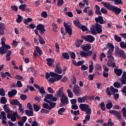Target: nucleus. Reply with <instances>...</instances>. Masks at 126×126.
Returning a JSON list of instances; mask_svg holds the SVG:
<instances>
[{
	"label": "nucleus",
	"mask_w": 126,
	"mask_h": 126,
	"mask_svg": "<svg viewBox=\"0 0 126 126\" xmlns=\"http://www.w3.org/2000/svg\"><path fill=\"white\" fill-rule=\"evenodd\" d=\"M101 4H102L104 7H106L107 9H108V10H111L113 12H114L116 15H119V14L122 12V9H121V8L114 6L109 2L102 1Z\"/></svg>",
	"instance_id": "f257e3e1"
},
{
	"label": "nucleus",
	"mask_w": 126,
	"mask_h": 126,
	"mask_svg": "<svg viewBox=\"0 0 126 126\" xmlns=\"http://www.w3.org/2000/svg\"><path fill=\"white\" fill-rule=\"evenodd\" d=\"M119 92V90L115 89L113 86H111L110 87H107L106 88V94L108 96H112V95H114V100H118L119 99V97H120V94L118 93Z\"/></svg>",
	"instance_id": "f03ea898"
},
{
	"label": "nucleus",
	"mask_w": 126,
	"mask_h": 126,
	"mask_svg": "<svg viewBox=\"0 0 126 126\" xmlns=\"http://www.w3.org/2000/svg\"><path fill=\"white\" fill-rule=\"evenodd\" d=\"M79 108L83 112H85L86 115H91L92 110L89 107V105L81 103L79 105Z\"/></svg>",
	"instance_id": "7ed1b4c3"
},
{
	"label": "nucleus",
	"mask_w": 126,
	"mask_h": 126,
	"mask_svg": "<svg viewBox=\"0 0 126 126\" xmlns=\"http://www.w3.org/2000/svg\"><path fill=\"white\" fill-rule=\"evenodd\" d=\"M1 44L2 46L0 47V55H4L8 50L11 49V47L10 45L5 44V41H1Z\"/></svg>",
	"instance_id": "20e7f679"
},
{
	"label": "nucleus",
	"mask_w": 126,
	"mask_h": 126,
	"mask_svg": "<svg viewBox=\"0 0 126 126\" xmlns=\"http://www.w3.org/2000/svg\"><path fill=\"white\" fill-rule=\"evenodd\" d=\"M63 25L65 28V33H67L69 35V37H71L72 35V27L65 22H63Z\"/></svg>",
	"instance_id": "39448f33"
},
{
	"label": "nucleus",
	"mask_w": 126,
	"mask_h": 126,
	"mask_svg": "<svg viewBox=\"0 0 126 126\" xmlns=\"http://www.w3.org/2000/svg\"><path fill=\"white\" fill-rule=\"evenodd\" d=\"M81 39H83L85 41L88 42V43H93L94 40H95V38L94 36L91 35H82Z\"/></svg>",
	"instance_id": "423d86ee"
},
{
	"label": "nucleus",
	"mask_w": 126,
	"mask_h": 126,
	"mask_svg": "<svg viewBox=\"0 0 126 126\" xmlns=\"http://www.w3.org/2000/svg\"><path fill=\"white\" fill-rule=\"evenodd\" d=\"M107 48L109 50L107 51L108 57L113 56V53L114 52V49H115V46L113 45V43L111 42H108L106 45Z\"/></svg>",
	"instance_id": "0eeeda50"
},
{
	"label": "nucleus",
	"mask_w": 126,
	"mask_h": 126,
	"mask_svg": "<svg viewBox=\"0 0 126 126\" xmlns=\"http://www.w3.org/2000/svg\"><path fill=\"white\" fill-rule=\"evenodd\" d=\"M115 52L116 53V55L119 56L120 58H122V59H126V54L125 51L123 50V49L120 50V48H117L116 50H115Z\"/></svg>",
	"instance_id": "6e6552de"
},
{
	"label": "nucleus",
	"mask_w": 126,
	"mask_h": 126,
	"mask_svg": "<svg viewBox=\"0 0 126 126\" xmlns=\"http://www.w3.org/2000/svg\"><path fill=\"white\" fill-rule=\"evenodd\" d=\"M35 30H37V31H38L41 35H43V34H44L45 32H46V30L45 29V26L41 24H38L36 26V29Z\"/></svg>",
	"instance_id": "1a4fd4ad"
},
{
	"label": "nucleus",
	"mask_w": 126,
	"mask_h": 126,
	"mask_svg": "<svg viewBox=\"0 0 126 126\" xmlns=\"http://www.w3.org/2000/svg\"><path fill=\"white\" fill-rule=\"evenodd\" d=\"M109 113L110 114H112L114 116H115V117H116L117 119H119V120H122V115L121 114V113L119 112V111L110 110H109Z\"/></svg>",
	"instance_id": "9d476101"
},
{
	"label": "nucleus",
	"mask_w": 126,
	"mask_h": 126,
	"mask_svg": "<svg viewBox=\"0 0 126 126\" xmlns=\"http://www.w3.org/2000/svg\"><path fill=\"white\" fill-rule=\"evenodd\" d=\"M34 32L35 34V35H37V36H38V41L39 43L41 44V45H44L45 43V40H44V38H43V37H42L40 34H39V32L37 30H34Z\"/></svg>",
	"instance_id": "9b49d317"
},
{
	"label": "nucleus",
	"mask_w": 126,
	"mask_h": 126,
	"mask_svg": "<svg viewBox=\"0 0 126 126\" xmlns=\"http://www.w3.org/2000/svg\"><path fill=\"white\" fill-rule=\"evenodd\" d=\"M55 72H56L59 74H62V72H63V69L61 67V63H56Z\"/></svg>",
	"instance_id": "f8f14e48"
},
{
	"label": "nucleus",
	"mask_w": 126,
	"mask_h": 126,
	"mask_svg": "<svg viewBox=\"0 0 126 126\" xmlns=\"http://www.w3.org/2000/svg\"><path fill=\"white\" fill-rule=\"evenodd\" d=\"M79 91H80V87L78 86L77 85H74L73 88V92H74L75 95L77 96L79 95L80 94Z\"/></svg>",
	"instance_id": "ddd939ff"
},
{
	"label": "nucleus",
	"mask_w": 126,
	"mask_h": 126,
	"mask_svg": "<svg viewBox=\"0 0 126 126\" xmlns=\"http://www.w3.org/2000/svg\"><path fill=\"white\" fill-rule=\"evenodd\" d=\"M95 29L96 33L100 34L103 32V30H102V25L98 23H95Z\"/></svg>",
	"instance_id": "4468645a"
},
{
	"label": "nucleus",
	"mask_w": 126,
	"mask_h": 126,
	"mask_svg": "<svg viewBox=\"0 0 126 126\" xmlns=\"http://www.w3.org/2000/svg\"><path fill=\"white\" fill-rule=\"evenodd\" d=\"M63 87H62L60 88L59 90L57 93V95L58 97H60L61 98H62L63 97L65 96V94H63Z\"/></svg>",
	"instance_id": "2eb2a0df"
},
{
	"label": "nucleus",
	"mask_w": 126,
	"mask_h": 126,
	"mask_svg": "<svg viewBox=\"0 0 126 126\" xmlns=\"http://www.w3.org/2000/svg\"><path fill=\"white\" fill-rule=\"evenodd\" d=\"M68 98L66 95H65L60 99V101L63 105H67L68 104Z\"/></svg>",
	"instance_id": "dca6fc26"
},
{
	"label": "nucleus",
	"mask_w": 126,
	"mask_h": 126,
	"mask_svg": "<svg viewBox=\"0 0 126 126\" xmlns=\"http://www.w3.org/2000/svg\"><path fill=\"white\" fill-rule=\"evenodd\" d=\"M94 20L96 23H99L100 24H104V19L101 16H98V17H95Z\"/></svg>",
	"instance_id": "f3484780"
},
{
	"label": "nucleus",
	"mask_w": 126,
	"mask_h": 126,
	"mask_svg": "<svg viewBox=\"0 0 126 126\" xmlns=\"http://www.w3.org/2000/svg\"><path fill=\"white\" fill-rule=\"evenodd\" d=\"M53 94H47L45 96L43 100H44V102L48 103V102L51 101V100H52V98H53Z\"/></svg>",
	"instance_id": "a211bd4d"
},
{
	"label": "nucleus",
	"mask_w": 126,
	"mask_h": 126,
	"mask_svg": "<svg viewBox=\"0 0 126 126\" xmlns=\"http://www.w3.org/2000/svg\"><path fill=\"white\" fill-rule=\"evenodd\" d=\"M47 64L49 66L53 67L54 66V63H55V60L52 58H46Z\"/></svg>",
	"instance_id": "6ab92c4d"
},
{
	"label": "nucleus",
	"mask_w": 126,
	"mask_h": 126,
	"mask_svg": "<svg viewBox=\"0 0 126 126\" xmlns=\"http://www.w3.org/2000/svg\"><path fill=\"white\" fill-rule=\"evenodd\" d=\"M16 94H17V91L16 90H13L8 92V95L9 98H11L13 97V96H15Z\"/></svg>",
	"instance_id": "aec40b11"
},
{
	"label": "nucleus",
	"mask_w": 126,
	"mask_h": 126,
	"mask_svg": "<svg viewBox=\"0 0 126 126\" xmlns=\"http://www.w3.org/2000/svg\"><path fill=\"white\" fill-rule=\"evenodd\" d=\"M1 76L2 79H4V78H5L6 76H8L9 77H10V78H12V77L11 76L10 73H9V72H5L4 73L3 72L1 73Z\"/></svg>",
	"instance_id": "412c9836"
},
{
	"label": "nucleus",
	"mask_w": 126,
	"mask_h": 126,
	"mask_svg": "<svg viewBox=\"0 0 126 126\" xmlns=\"http://www.w3.org/2000/svg\"><path fill=\"white\" fill-rule=\"evenodd\" d=\"M82 49L85 52H89V50L91 49V44L90 43H88L84 45L82 47Z\"/></svg>",
	"instance_id": "4be33fe9"
},
{
	"label": "nucleus",
	"mask_w": 126,
	"mask_h": 126,
	"mask_svg": "<svg viewBox=\"0 0 126 126\" xmlns=\"http://www.w3.org/2000/svg\"><path fill=\"white\" fill-rule=\"evenodd\" d=\"M114 70V73L117 76H121L123 73V70L121 69L115 68Z\"/></svg>",
	"instance_id": "5701e85b"
},
{
	"label": "nucleus",
	"mask_w": 126,
	"mask_h": 126,
	"mask_svg": "<svg viewBox=\"0 0 126 126\" xmlns=\"http://www.w3.org/2000/svg\"><path fill=\"white\" fill-rule=\"evenodd\" d=\"M12 105H16L18 107H20L21 103L17 100V99H13L11 101Z\"/></svg>",
	"instance_id": "b1692460"
},
{
	"label": "nucleus",
	"mask_w": 126,
	"mask_h": 126,
	"mask_svg": "<svg viewBox=\"0 0 126 126\" xmlns=\"http://www.w3.org/2000/svg\"><path fill=\"white\" fill-rule=\"evenodd\" d=\"M61 59H65V60H69V55L67 52H64L62 54V57H60Z\"/></svg>",
	"instance_id": "393cba45"
},
{
	"label": "nucleus",
	"mask_w": 126,
	"mask_h": 126,
	"mask_svg": "<svg viewBox=\"0 0 126 126\" xmlns=\"http://www.w3.org/2000/svg\"><path fill=\"white\" fill-rule=\"evenodd\" d=\"M25 114L27 115V116H28V117H33V116H34V112H33V110H26L25 111Z\"/></svg>",
	"instance_id": "a878e982"
},
{
	"label": "nucleus",
	"mask_w": 126,
	"mask_h": 126,
	"mask_svg": "<svg viewBox=\"0 0 126 126\" xmlns=\"http://www.w3.org/2000/svg\"><path fill=\"white\" fill-rule=\"evenodd\" d=\"M83 43V39H77L75 42V46L77 48H79Z\"/></svg>",
	"instance_id": "bb28decb"
},
{
	"label": "nucleus",
	"mask_w": 126,
	"mask_h": 126,
	"mask_svg": "<svg viewBox=\"0 0 126 126\" xmlns=\"http://www.w3.org/2000/svg\"><path fill=\"white\" fill-rule=\"evenodd\" d=\"M95 13L97 15H102L101 11H100V7L98 5H95Z\"/></svg>",
	"instance_id": "cd10ccee"
},
{
	"label": "nucleus",
	"mask_w": 126,
	"mask_h": 126,
	"mask_svg": "<svg viewBox=\"0 0 126 126\" xmlns=\"http://www.w3.org/2000/svg\"><path fill=\"white\" fill-rule=\"evenodd\" d=\"M8 104H5L3 108L4 109V112H5V113H12V111H10V110L9 109V107H8Z\"/></svg>",
	"instance_id": "c85d7f7f"
},
{
	"label": "nucleus",
	"mask_w": 126,
	"mask_h": 126,
	"mask_svg": "<svg viewBox=\"0 0 126 126\" xmlns=\"http://www.w3.org/2000/svg\"><path fill=\"white\" fill-rule=\"evenodd\" d=\"M33 21V19L31 18H28L27 19H25L24 20V23L26 25H28V23L29 22H32Z\"/></svg>",
	"instance_id": "c756f323"
},
{
	"label": "nucleus",
	"mask_w": 126,
	"mask_h": 126,
	"mask_svg": "<svg viewBox=\"0 0 126 126\" xmlns=\"http://www.w3.org/2000/svg\"><path fill=\"white\" fill-rule=\"evenodd\" d=\"M42 108L46 109V110H51V107H50L49 104L45 102L42 103Z\"/></svg>",
	"instance_id": "7c9ffc66"
},
{
	"label": "nucleus",
	"mask_w": 126,
	"mask_h": 126,
	"mask_svg": "<svg viewBox=\"0 0 126 126\" xmlns=\"http://www.w3.org/2000/svg\"><path fill=\"white\" fill-rule=\"evenodd\" d=\"M114 38L116 42H118V43H120V42H122V37L118 36L117 34L114 35Z\"/></svg>",
	"instance_id": "2f4dec72"
},
{
	"label": "nucleus",
	"mask_w": 126,
	"mask_h": 126,
	"mask_svg": "<svg viewBox=\"0 0 126 126\" xmlns=\"http://www.w3.org/2000/svg\"><path fill=\"white\" fill-rule=\"evenodd\" d=\"M33 110L35 111V112H39V111H40V109H41L40 106L35 103L33 104Z\"/></svg>",
	"instance_id": "473e14b6"
},
{
	"label": "nucleus",
	"mask_w": 126,
	"mask_h": 126,
	"mask_svg": "<svg viewBox=\"0 0 126 126\" xmlns=\"http://www.w3.org/2000/svg\"><path fill=\"white\" fill-rule=\"evenodd\" d=\"M49 105V107L50 108V110L52 109H54V108H55V107H56V105H57V103L55 102H52L51 101H49L48 102Z\"/></svg>",
	"instance_id": "72a5a7b5"
},
{
	"label": "nucleus",
	"mask_w": 126,
	"mask_h": 126,
	"mask_svg": "<svg viewBox=\"0 0 126 126\" xmlns=\"http://www.w3.org/2000/svg\"><path fill=\"white\" fill-rule=\"evenodd\" d=\"M73 24L78 28H80L82 25L81 23L78 20L73 21Z\"/></svg>",
	"instance_id": "f704fd0d"
},
{
	"label": "nucleus",
	"mask_w": 126,
	"mask_h": 126,
	"mask_svg": "<svg viewBox=\"0 0 126 126\" xmlns=\"http://www.w3.org/2000/svg\"><path fill=\"white\" fill-rule=\"evenodd\" d=\"M79 29L82 30L83 32H86V31H88V28L86 26L82 25L79 28Z\"/></svg>",
	"instance_id": "c9c22d12"
},
{
	"label": "nucleus",
	"mask_w": 126,
	"mask_h": 126,
	"mask_svg": "<svg viewBox=\"0 0 126 126\" xmlns=\"http://www.w3.org/2000/svg\"><path fill=\"white\" fill-rule=\"evenodd\" d=\"M35 50L38 54H39V56L42 55L43 52H42V50H41V48H40V47L38 46H35Z\"/></svg>",
	"instance_id": "e433bc0d"
},
{
	"label": "nucleus",
	"mask_w": 126,
	"mask_h": 126,
	"mask_svg": "<svg viewBox=\"0 0 126 126\" xmlns=\"http://www.w3.org/2000/svg\"><path fill=\"white\" fill-rule=\"evenodd\" d=\"M65 112V108L62 107L59 109L58 110V114L61 115V116H63V113Z\"/></svg>",
	"instance_id": "4c0bfd02"
},
{
	"label": "nucleus",
	"mask_w": 126,
	"mask_h": 126,
	"mask_svg": "<svg viewBox=\"0 0 126 126\" xmlns=\"http://www.w3.org/2000/svg\"><path fill=\"white\" fill-rule=\"evenodd\" d=\"M27 7V5L26 4H22L19 6V8L21 10H22V11H25V8Z\"/></svg>",
	"instance_id": "58836bf2"
},
{
	"label": "nucleus",
	"mask_w": 126,
	"mask_h": 126,
	"mask_svg": "<svg viewBox=\"0 0 126 126\" xmlns=\"http://www.w3.org/2000/svg\"><path fill=\"white\" fill-rule=\"evenodd\" d=\"M107 65L110 67H115L116 66V63L113 62H107Z\"/></svg>",
	"instance_id": "ea45409f"
},
{
	"label": "nucleus",
	"mask_w": 126,
	"mask_h": 126,
	"mask_svg": "<svg viewBox=\"0 0 126 126\" xmlns=\"http://www.w3.org/2000/svg\"><path fill=\"white\" fill-rule=\"evenodd\" d=\"M106 109H107V110H111V109L113 108V103H112L111 102H108L106 105Z\"/></svg>",
	"instance_id": "a19ab883"
},
{
	"label": "nucleus",
	"mask_w": 126,
	"mask_h": 126,
	"mask_svg": "<svg viewBox=\"0 0 126 126\" xmlns=\"http://www.w3.org/2000/svg\"><path fill=\"white\" fill-rule=\"evenodd\" d=\"M67 93L68 94V97H69V98H73V93H72V92H71V91L70 90V89H68L67 90Z\"/></svg>",
	"instance_id": "79ce46f5"
},
{
	"label": "nucleus",
	"mask_w": 126,
	"mask_h": 126,
	"mask_svg": "<svg viewBox=\"0 0 126 126\" xmlns=\"http://www.w3.org/2000/svg\"><path fill=\"white\" fill-rule=\"evenodd\" d=\"M22 20H23L22 16H21L20 15H18V18L16 19V22L17 23H21V22H22Z\"/></svg>",
	"instance_id": "37998d69"
},
{
	"label": "nucleus",
	"mask_w": 126,
	"mask_h": 126,
	"mask_svg": "<svg viewBox=\"0 0 126 126\" xmlns=\"http://www.w3.org/2000/svg\"><path fill=\"white\" fill-rule=\"evenodd\" d=\"M100 105V109L103 111H106V105H105V103L103 102L101 103Z\"/></svg>",
	"instance_id": "c03bdc74"
},
{
	"label": "nucleus",
	"mask_w": 126,
	"mask_h": 126,
	"mask_svg": "<svg viewBox=\"0 0 126 126\" xmlns=\"http://www.w3.org/2000/svg\"><path fill=\"white\" fill-rule=\"evenodd\" d=\"M6 102H7V99L4 96H2L1 97L0 103L1 104H6Z\"/></svg>",
	"instance_id": "a18cd8bd"
},
{
	"label": "nucleus",
	"mask_w": 126,
	"mask_h": 126,
	"mask_svg": "<svg viewBox=\"0 0 126 126\" xmlns=\"http://www.w3.org/2000/svg\"><path fill=\"white\" fill-rule=\"evenodd\" d=\"M80 55L81 57H85V58H87V56H88V53L85 52L84 51H82V52H80Z\"/></svg>",
	"instance_id": "49530a36"
},
{
	"label": "nucleus",
	"mask_w": 126,
	"mask_h": 126,
	"mask_svg": "<svg viewBox=\"0 0 126 126\" xmlns=\"http://www.w3.org/2000/svg\"><path fill=\"white\" fill-rule=\"evenodd\" d=\"M119 44L120 48H122V49H126V44L125 43V42L121 41Z\"/></svg>",
	"instance_id": "de8ad7c7"
},
{
	"label": "nucleus",
	"mask_w": 126,
	"mask_h": 126,
	"mask_svg": "<svg viewBox=\"0 0 126 126\" xmlns=\"http://www.w3.org/2000/svg\"><path fill=\"white\" fill-rule=\"evenodd\" d=\"M70 57L72 59V60H75L76 57V55H75V53L74 52H71L69 53Z\"/></svg>",
	"instance_id": "09e8293b"
},
{
	"label": "nucleus",
	"mask_w": 126,
	"mask_h": 126,
	"mask_svg": "<svg viewBox=\"0 0 126 126\" xmlns=\"http://www.w3.org/2000/svg\"><path fill=\"white\" fill-rule=\"evenodd\" d=\"M114 3L115 4H117V5H119L120 4H123V0H114Z\"/></svg>",
	"instance_id": "8fccbe9b"
},
{
	"label": "nucleus",
	"mask_w": 126,
	"mask_h": 126,
	"mask_svg": "<svg viewBox=\"0 0 126 126\" xmlns=\"http://www.w3.org/2000/svg\"><path fill=\"white\" fill-rule=\"evenodd\" d=\"M41 16L42 17H43V18H47L48 17V14L46 11H44L42 12Z\"/></svg>",
	"instance_id": "3c124183"
},
{
	"label": "nucleus",
	"mask_w": 126,
	"mask_h": 126,
	"mask_svg": "<svg viewBox=\"0 0 126 126\" xmlns=\"http://www.w3.org/2000/svg\"><path fill=\"white\" fill-rule=\"evenodd\" d=\"M57 6H62L64 3L63 0H57Z\"/></svg>",
	"instance_id": "603ef678"
},
{
	"label": "nucleus",
	"mask_w": 126,
	"mask_h": 126,
	"mask_svg": "<svg viewBox=\"0 0 126 126\" xmlns=\"http://www.w3.org/2000/svg\"><path fill=\"white\" fill-rule=\"evenodd\" d=\"M55 78L56 79V81H58V80H61V79H62V78H63V75H59L57 73V74H56Z\"/></svg>",
	"instance_id": "864d4df0"
},
{
	"label": "nucleus",
	"mask_w": 126,
	"mask_h": 126,
	"mask_svg": "<svg viewBox=\"0 0 126 126\" xmlns=\"http://www.w3.org/2000/svg\"><path fill=\"white\" fill-rule=\"evenodd\" d=\"M16 87L20 88L21 87H23V85H22V83L20 81H17L16 83Z\"/></svg>",
	"instance_id": "5fc2aeb1"
},
{
	"label": "nucleus",
	"mask_w": 126,
	"mask_h": 126,
	"mask_svg": "<svg viewBox=\"0 0 126 126\" xmlns=\"http://www.w3.org/2000/svg\"><path fill=\"white\" fill-rule=\"evenodd\" d=\"M40 112L41 114H49V113H50V111L47 110V109L44 108L41 109Z\"/></svg>",
	"instance_id": "6e6d98bb"
},
{
	"label": "nucleus",
	"mask_w": 126,
	"mask_h": 126,
	"mask_svg": "<svg viewBox=\"0 0 126 126\" xmlns=\"http://www.w3.org/2000/svg\"><path fill=\"white\" fill-rule=\"evenodd\" d=\"M90 31L92 35H97V32H96V30H95V29L92 28L90 29Z\"/></svg>",
	"instance_id": "4d7b16f0"
},
{
	"label": "nucleus",
	"mask_w": 126,
	"mask_h": 126,
	"mask_svg": "<svg viewBox=\"0 0 126 126\" xmlns=\"http://www.w3.org/2000/svg\"><path fill=\"white\" fill-rule=\"evenodd\" d=\"M0 96H5V92L3 88L0 89Z\"/></svg>",
	"instance_id": "13d9d810"
},
{
	"label": "nucleus",
	"mask_w": 126,
	"mask_h": 126,
	"mask_svg": "<svg viewBox=\"0 0 126 126\" xmlns=\"http://www.w3.org/2000/svg\"><path fill=\"white\" fill-rule=\"evenodd\" d=\"M27 28H29V29H34V28H36V26L34 24H31L27 26Z\"/></svg>",
	"instance_id": "bf43d9fd"
},
{
	"label": "nucleus",
	"mask_w": 126,
	"mask_h": 126,
	"mask_svg": "<svg viewBox=\"0 0 126 126\" xmlns=\"http://www.w3.org/2000/svg\"><path fill=\"white\" fill-rule=\"evenodd\" d=\"M20 98L22 101H25L27 99V95L23 94H21L20 95Z\"/></svg>",
	"instance_id": "052dcab7"
},
{
	"label": "nucleus",
	"mask_w": 126,
	"mask_h": 126,
	"mask_svg": "<svg viewBox=\"0 0 126 126\" xmlns=\"http://www.w3.org/2000/svg\"><path fill=\"white\" fill-rule=\"evenodd\" d=\"M107 59H108L107 62H114L115 61V58L112 56H107Z\"/></svg>",
	"instance_id": "680f3d73"
},
{
	"label": "nucleus",
	"mask_w": 126,
	"mask_h": 126,
	"mask_svg": "<svg viewBox=\"0 0 126 126\" xmlns=\"http://www.w3.org/2000/svg\"><path fill=\"white\" fill-rule=\"evenodd\" d=\"M113 86L114 87H115V88H120V87H121V84H120L118 82H115L113 84Z\"/></svg>",
	"instance_id": "e2e57ef3"
},
{
	"label": "nucleus",
	"mask_w": 126,
	"mask_h": 126,
	"mask_svg": "<svg viewBox=\"0 0 126 126\" xmlns=\"http://www.w3.org/2000/svg\"><path fill=\"white\" fill-rule=\"evenodd\" d=\"M100 11L103 14H106V13H108V11H107V9H106V8H105V7H102L101 8Z\"/></svg>",
	"instance_id": "0e129e2a"
},
{
	"label": "nucleus",
	"mask_w": 126,
	"mask_h": 126,
	"mask_svg": "<svg viewBox=\"0 0 126 126\" xmlns=\"http://www.w3.org/2000/svg\"><path fill=\"white\" fill-rule=\"evenodd\" d=\"M123 117L126 118V109L125 107L122 108Z\"/></svg>",
	"instance_id": "69168bd1"
},
{
	"label": "nucleus",
	"mask_w": 126,
	"mask_h": 126,
	"mask_svg": "<svg viewBox=\"0 0 126 126\" xmlns=\"http://www.w3.org/2000/svg\"><path fill=\"white\" fill-rule=\"evenodd\" d=\"M38 91L41 94H44V93H46V92H45V90L44 89V87L43 86H42L41 88H39Z\"/></svg>",
	"instance_id": "338daca9"
},
{
	"label": "nucleus",
	"mask_w": 126,
	"mask_h": 126,
	"mask_svg": "<svg viewBox=\"0 0 126 126\" xmlns=\"http://www.w3.org/2000/svg\"><path fill=\"white\" fill-rule=\"evenodd\" d=\"M121 79H124L126 80V71H123V73L122 75Z\"/></svg>",
	"instance_id": "774afa93"
}]
</instances>
